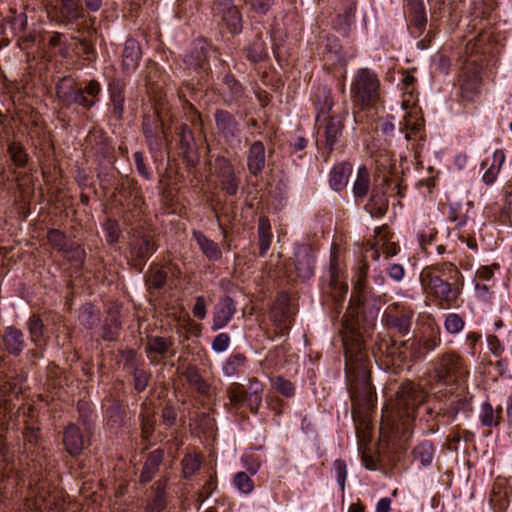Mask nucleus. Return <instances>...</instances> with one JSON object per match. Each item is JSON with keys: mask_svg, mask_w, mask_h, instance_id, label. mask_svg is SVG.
Listing matches in <instances>:
<instances>
[{"mask_svg": "<svg viewBox=\"0 0 512 512\" xmlns=\"http://www.w3.org/2000/svg\"><path fill=\"white\" fill-rule=\"evenodd\" d=\"M247 362V358L242 353H235L228 357L225 361L222 371L223 374L227 377H232L236 375L239 370L245 366Z\"/></svg>", "mask_w": 512, "mask_h": 512, "instance_id": "nucleus-48", "label": "nucleus"}, {"mask_svg": "<svg viewBox=\"0 0 512 512\" xmlns=\"http://www.w3.org/2000/svg\"><path fill=\"white\" fill-rule=\"evenodd\" d=\"M503 408H493L489 401L482 403L479 411V420L484 427H498L502 420Z\"/></svg>", "mask_w": 512, "mask_h": 512, "instance_id": "nucleus-35", "label": "nucleus"}, {"mask_svg": "<svg viewBox=\"0 0 512 512\" xmlns=\"http://www.w3.org/2000/svg\"><path fill=\"white\" fill-rule=\"evenodd\" d=\"M235 313L236 305L234 300L229 296L221 298L215 307L211 329L217 331L224 328L231 321Z\"/></svg>", "mask_w": 512, "mask_h": 512, "instance_id": "nucleus-20", "label": "nucleus"}, {"mask_svg": "<svg viewBox=\"0 0 512 512\" xmlns=\"http://www.w3.org/2000/svg\"><path fill=\"white\" fill-rule=\"evenodd\" d=\"M264 385L257 378H251L248 386L232 383L227 388L230 404L236 410L246 406L252 414H258L262 405Z\"/></svg>", "mask_w": 512, "mask_h": 512, "instance_id": "nucleus-9", "label": "nucleus"}, {"mask_svg": "<svg viewBox=\"0 0 512 512\" xmlns=\"http://www.w3.org/2000/svg\"><path fill=\"white\" fill-rule=\"evenodd\" d=\"M69 261L76 263L78 266H81L84 263L86 254L84 248L76 242L71 243V249H67V252L64 253Z\"/></svg>", "mask_w": 512, "mask_h": 512, "instance_id": "nucleus-62", "label": "nucleus"}, {"mask_svg": "<svg viewBox=\"0 0 512 512\" xmlns=\"http://www.w3.org/2000/svg\"><path fill=\"white\" fill-rule=\"evenodd\" d=\"M178 137L179 149L183 159L189 166H196L200 156L192 130L187 125H182Z\"/></svg>", "mask_w": 512, "mask_h": 512, "instance_id": "nucleus-16", "label": "nucleus"}, {"mask_svg": "<svg viewBox=\"0 0 512 512\" xmlns=\"http://www.w3.org/2000/svg\"><path fill=\"white\" fill-rule=\"evenodd\" d=\"M151 374L143 369L135 368L133 372L134 388L137 392H142L146 389L149 383Z\"/></svg>", "mask_w": 512, "mask_h": 512, "instance_id": "nucleus-64", "label": "nucleus"}, {"mask_svg": "<svg viewBox=\"0 0 512 512\" xmlns=\"http://www.w3.org/2000/svg\"><path fill=\"white\" fill-rule=\"evenodd\" d=\"M443 409V417H448L453 421L460 412L470 413L472 411L471 400L465 396H457L453 399L447 408Z\"/></svg>", "mask_w": 512, "mask_h": 512, "instance_id": "nucleus-41", "label": "nucleus"}, {"mask_svg": "<svg viewBox=\"0 0 512 512\" xmlns=\"http://www.w3.org/2000/svg\"><path fill=\"white\" fill-rule=\"evenodd\" d=\"M140 44L135 39H127L122 50V69L125 73L134 72L141 60Z\"/></svg>", "mask_w": 512, "mask_h": 512, "instance_id": "nucleus-23", "label": "nucleus"}, {"mask_svg": "<svg viewBox=\"0 0 512 512\" xmlns=\"http://www.w3.org/2000/svg\"><path fill=\"white\" fill-rule=\"evenodd\" d=\"M2 342L5 350L13 356H19L25 347L23 332L14 326H8L4 329Z\"/></svg>", "mask_w": 512, "mask_h": 512, "instance_id": "nucleus-26", "label": "nucleus"}, {"mask_svg": "<svg viewBox=\"0 0 512 512\" xmlns=\"http://www.w3.org/2000/svg\"><path fill=\"white\" fill-rule=\"evenodd\" d=\"M206 52L203 46L195 47L190 55H187L184 62L189 66L197 70L203 68L206 61Z\"/></svg>", "mask_w": 512, "mask_h": 512, "instance_id": "nucleus-54", "label": "nucleus"}, {"mask_svg": "<svg viewBox=\"0 0 512 512\" xmlns=\"http://www.w3.org/2000/svg\"><path fill=\"white\" fill-rule=\"evenodd\" d=\"M333 473L340 489L343 491L345 488V482L347 478L346 462L342 459L335 460L333 463Z\"/></svg>", "mask_w": 512, "mask_h": 512, "instance_id": "nucleus-61", "label": "nucleus"}, {"mask_svg": "<svg viewBox=\"0 0 512 512\" xmlns=\"http://www.w3.org/2000/svg\"><path fill=\"white\" fill-rule=\"evenodd\" d=\"M103 230L106 242L109 245H114L119 241L121 230L116 220L108 218L103 224Z\"/></svg>", "mask_w": 512, "mask_h": 512, "instance_id": "nucleus-53", "label": "nucleus"}, {"mask_svg": "<svg viewBox=\"0 0 512 512\" xmlns=\"http://www.w3.org/2000/svg\"><path fill=\"white\" fill-rule=\"evenodd\" d=\"M7 151L9 156L14 163L19 168L25 167L29 156L25 151V148L20 142L11 141L8 143Z\"/></svg>", "mask_w": 512, "mask_h": 512, "instance_id": "nucleus-49", "label": "nucleus"}, {"mask_svg": "<svg viewBox=\"0 0 512 512\" xmlns=\"http://www.w3.org/2000/svg\"><path fill=\"white\" fill-rule=\"evenodd\" d=\"M139 420L141 426V433L144 439H149L155 429L156 418L153 404L144 401L140 406Z\"/></svg>", "mask_w": 512, "mask_h": 512, "instance_id": "nucleus-32", "label": "nucleus"}, {"mask_svg": "<svg viewBox=\"0 0 512 512\" xmlns=\"http://www.w3.org/2000/svg\"><path fill=\"white\" fill-rule=\"evenodd\" d=\"M163 459L164 451L162 449H156L149 453L140 474V483L146 484L153 479L158 472Z\"/></svg>", "mask_w": 512, "mask_h": 512, "instance_id": "nucleus-31", "label": "nucleus"}, {"mask_svg": "<svg viewBox=\"0 0 512 512\" xmlns=\"http://www.w3.org/2000/svg\"><path fill=\"white\" fill-rule=\"evenodd\" d=\"M443 416V409L434 410L426 407L424 414L419 418L425 434H432L439 430V417Z\"/></svg>", "mask_w": 512, "mask_h": 512, "instance_id": "nucleus-43", "label": "nucleus"}, {"mask_svg": "<svg viewBox=\"0 0 512 512\" xmlns=\"http://www.w3.org/2000/svg\"><path fill=\"white\" fill-rule=\"evenodd\" d=\"M364 208L372 217H383L388 210L386 191L381 188H373Z\"/></svg>", "mask_w": 512, "mask_h": 512, "instance_id": "nucleus-29", "label": "nucleus"}, {"mask_svg": "<svg viewBox=\"0 0 512 512\" xmlns=\"http://www.w3.org/2000/svg\"><path fill=\"white\" fill-rule=\"evenodd\" d=\"M434 454L435 448L432 442L428 440L419 443L412 451L413 460L418 461L424 467L432 464Z\"/></svg>", "mask_w": 512, "mask_h": 512, "instance_id": "nucleus-42", "label": "nucleus"}, {"mask_svg": "<svg viewBox=\"0 0 512 512\" xmlns=\"http://www.w3.org/2000/svg\"><path fill=\"white\" fill-rule=\"evenodd\" d=\"M156 249V243L150 234L145 233L142 228L134 230L130 241V253L139 271L143 270L148 259L154 254Z\"/></svg>", "mask_w": 512, "mask_h": 512, "instance_id": "nucleus-12", "label": "nucleus"}, {"mask_svg": "<svg viewBox=\"0 0 512 512\" xmlns=\"http://www.w3.org/2000/svg\"><path fill=\"white\" fill-rule=\"evenodd\" d=\"M266 165V149L262 141H254L247 152V168L253 176H259Z\"/></svg>", "mask_w": 512, "mask_h": 512, "instance_id": "nucleus-21", "label": "nucleus"}, {"mask_svg": "<svg viewBox=\"0 0 512 512\" xmlns=\"http://www.w3.org/2000/svg\"><path fill=\"white\" fill-rule=\"evenodd\" d=\"M168 272L164 268L150 266L145 276L146 285L149 290L162 289L167 282Z\"/></svg>", "mask_w": 512, "mask_h": 512, "instance_id": "nucleus-45", "label": "nucleus"}, {"mask_svg": "<svg viewBox=\"0 0 512 512\" xmlns=\"http://www.w3.org/2000/svg\"><path fill=\"white\" fill-rule=\"evenodd\" d=\"M166 487L167 480L165 478L159 479L154 486V498L150 503L152 511L161 512L166 507Z\"/></svg>", "mask_w": 512, "mask_h": 512, "instance_id": "nucleus-47", "label": "nucleus"}, {"mask_svg": "<svg viewBox=\"0 0 512 512\" xmlns=\"http://www.w3.org/2000/svg\"><path fill=\"white\" fill-rule=\"evenodd\" d=\"M126 82L121 78H113L108 82L109 100L112 106V115L121 120L124 114Z\"/></svg>", "mask_w": 512, "mask_h": 512, "instance_id": "nucleus-17", "label": "nucleus"}, {"mask_svg": "<svg viewBox=\"0 0 512 512\" xmlns=\"http://www.w3.org/2000/svg\"><path fill=\"white\" fill-rule=\"evenodd\" d=\"M234 484L236 488L244 494H249L254 489V483L246 472H238L234 476Z\"/></svg>", "mask_w": 512, "mask_h": 512, "instance_id": "nucleus-59", "label": "nucleus"}, {"mask_svg": "<svg viewBox=\"0 0 512 512\" xmlns=\"http://www.w3.org/2000/svg\"><path fill=\"white\" fill-rule=\"evenodd\" d=\"M126 417L125 408L118 402H114L107 409L108 425L111 428H119L124 424Z\"/></svg>", "mask_w": 512, "mask_h": 512, "instance_id": "nucleus-50", "label": "nucleus"}, {"mask_svg": "<svg viewBox=\"0 0 512 512\" xmlns=\"http://www.w3.org/2000/svg\"><path fill=\"white\" fill-rule=\"evenodd\" d=\"M24 447L27 454L32 453L30 448L38 443L39 439V428L33 425L27 424L23 432Z\"/></svg>", "mask_w": 512, "mask_h": 512, "instance_id": "nucleus-58", "label": "nucleus"}, {"mask_svg": "<svg viewBox=\"0 0 512 512\" xmlns=\"http://www.w3.org/2000/svg\"><path fill=\"white\" fill-rule=\"evenodd\" d=\"M193 238L197 242L201 252L210 260L218 261L222 257V251L219 245L213 240L209 239L201 231H193Z\"/></svg>", "mask_w": 512, "mask_h": 512, "instance_id": "nucleus-34", "label": "nucleus"}, {"mask_svg": "<svg viewBox=\"0 0 512 512\" xmlns=\"http://www.w3.org/2000/svg\"><path fill=\"white\" fill-rule=\"evenodd\" d=\"M47 241L51 247L63 254L67 252V249H71V241L67 236L60 230L51 228L47 232Z\"/></svg>", "mask_w": 512, "mask_h": 512, "instance_id": "nucleus-46", "label": "nucleus"}, {"mask_svg": "<svg viewBox=\"0 0 512 512\" xmlns=\"http://www.w3.org/2000/svg\"><path fill=\"white\" fill-rule=\"evenodd\" d=\"M345 351V373L352 401V414H365L375 407L376 392L371 383V361L366 350V331L362 332L358 322L343 316Z\"/></svg>", "mask_w": 512, "mask_h": 512, "instance_id": "nucleus-1", "label": "nucleus"}, {"mask_svg": "<svg viewBox=\"0 0 512 512\" xmlns=\"http://www.w3.org/2000/svg\"><path fill=\"white\" fill-rule=\"evenodd\" d=\"M419 281L426 296L444 309L456 304L463 286L460 270L450 262L426 266Z\"/></svg>", "mask_w": 512, "mask_h": 512, "instance_id": "nucleus-2", "label": "nucleus"}, {"mask_svg": "<svg viewBox=\"0 0 512 512\" xmlns=\"http://www.w3.org/2000/svg\"><path fill=\"white\" fill-rule=\"evenodd\" d=\"M375 357H385L387 365L399 367L402 364L421 361L426 353L421 340L412 338L398 342L391 338H380L373 349Z\"/></svg>", "mask_w": 512, "mask_h": 512, "instance_id": "nucleus-4", "label": "nucleus"}, {"mask_svg": "<svg viewBox=\"0 0 512 512\" xmlns=\"http://www.w3.org/2000/svg\"><path fill=\"white\" fill-rule=\"evenodd\" d=\"M5 22L9 27L12 37L21 34L27 26V16L24 13L15 14L11 17L5 18Z\"/></svg>", "mask_w": 512, "mask_h": 512, "instance_id": "nucleus-51", "label": "nucleus"}, {"mask_svg": "<svg viewBox=\"0 0 512 512\" xmlns=\"http://www.w3.org/2000/svg\"><path fill=\"white\" fill-rule=\"evenodd\" d=\"M370 190V173L366 166L358 168L356 179L353 183L352 192L354 198L363 200Z\"/></svg>", "mask_w": 512, "mask_h": 512, "instance_id": "nucleus-36", "label": "nucleus"}, {"mask_svg": "<svg viewBox=\"0 0 512 512\" xmlns=\"http://www.w3.org/2000/svg\"><path fill=\"white\" fill-rule=\"evenodd\" d=\"M294 264L299 278L307 280L314 275L315 259L308 246H301L295 251Z\"/></svg>", "mask_w": 512, "mask_h": 512, "instance_id": "nucleus-19", "label": "nucleus"}, {"mask_svg": "<svg viewBox=\"0 0 512 512\" xmlns=\"http://www.w3.org/2000/svg\"><path fill=\"white\" fill-rule=\"evenodd\" d=\"M212 12L232 34L242 31V15L233 0H214Z\"/></svg>", "mask_w": 512, "mask_h": 512, "instance_id": "nucleus-14", "label": "nucleus"}, {"mask_svg": "<svg viewBox=\"0 0 512 512\" xmlns=\"http://www.w3.org/2000/svg\"><path fill=\"white\" fill-rule=\"evenodd\" d=\"M121 328L120 322L116 317L111 316L105 320L102 331V338L105 341H115L118 338Z\"/></svg>", "mask_w": 512, "mask_h": 512, "instance_id": "nucleus-52", "label": "nucleus"}, {"mask_svg": "<svg viewBox=\"0 0 512 512\" xmlns=\"http://www.w3.org/2000/svg\"><path fill=\"white\" fill-rule=\"evenodd\" d=\"M352 169V165L348 162H341L334 165L329 177L330 187L334 191H342L348 183V179L352 173Z\"/></svg>", "mask_w": 512, "mask_h": 512, "instance_id": "nucleus-30", "label": "nucleus"}, {"mask_svg": "<svg viewBox=\"0 0 512 512\" xmlns=\"http://www.w3.org/2000/svg\"><path fill=\"white\" fill-rule=\"evenodd\" d=\"M268 55L266 43L261 33H257L254 39L246 47V57L249 61L257 63Z\"/></svg>", "mask_w": 512, "mask_h": 512, "instance_id": "nucleus-38", "label": "nucleus"}, {"mask_svg": "<svg viewBox=\"0 0 512 512\" xmlns=\"http://www.w3.org/2000/svg\"><path fill=\"white\" fill-rule=\"evenodd\" d=\"M344 129L343 118L341 116H332L329 118L324 127L326 158L334 150Z\"/></svg>", "mask_w": 512, "mask_h": 512, "instance_id": "nucleus-24", "label": "nucleus"}, {"mask_svg": "<svg viewBox=\"0 0 512 512\" xmlns=\"http://www.w3.org/2000/svg\"><path fill=\"white\" fill-rule=\"evenodd\" d=\"M351 97L361 108L368 107L380 98V80L378 75L368 68L356 71L351 87Z\"/></svg>", "mask_w": 512, "mask_h": 512, "instance_id": "nucleus-8", "label": "nucleus"}, {"mask_svg": "<svg viewBox=\"0 0 512 512\" xmlns=\"http://www.w3.org/2000/svg\"><path fill=\"white\" fill-rule=\"evenodd\" d=\"M101 92L102 86L96 79H90L78 87L71 76H64L55 86L59 103L67 108L75 104L84 110H90L99 101Z\"/></svg>", "mask_w": 512, "mask_h": 512, "instance_id": "nucleus-3", "label": "nucleus"}, {"mask_svg": "<svg viewBox=\"0 0 512 512\" xmlns=\"http://www.w3.org/2000/svg\"><path fill=\"white\" fill-rule=\"evenodd\" d=\"M404 11L408 15L412 26L421 33L426 24L427 16L423 0H404Z\"/></svg>", "mask_w": 512, "mask_h": 512, "instance_id": "nucleus-25", "label": "nucleus"}, {"mask_svg": "<svg viewBox=\"0 0 512 512\" xmlns=\"http://www.w3.org/2000/svg\"><path fill=\"white\" fill-rule=\"evenodd\" d=\"M223 101L227 105L238 102L245 96L244 88L241 83L231 74H226L222 80L220 90Z\"/></svg>", "mask_w": 512, "mask_h": 512, "instance_id": "nucleus-27", "label": "nucleus"}, {"mask_svg": "<svg viewBox=\"0 0 512 512\" xmlns=\"http://www.w3.org/2000/svg\"><path fill=\"white\" fill-rule=\"evenodd\" d=\"M490 504L495 512H502L508 509L509 500L507 499L506 491L494 492L490 498Z\"/></svg>", "mask_w": 512, "mask_h": 512, "instance_id": "nucleus-63", "label": "nucleus"}, {"mask_svg": "<svg viewBox=\"0 0 512 512\" xmlns=\"http://www.w3.org/2000/svg\"><path fill=\"white\" fill-rule=\"evenodd\" d=\"M413 317V309L394 303L384 311L382 322L389 331L405 336L410 332Z\"/></svg>", "mask_w": 512, "mask_h": 512, "instance_id": "nucleus-10", "label": "nucleus"}, {"mask_svg": "<svg viewBox=\"0 0 512 512\" xmlns=\"http://www.w3.org/2000/svg\"><path fill=\"white\" fill-rule=\"evenodd\" d=\"M424 121L422 118L407 113L402 122H400V131L405 133V140L414 139L423 129Z\"/></svg>", "mask_w": 512, "mask_h": 512, "instance_id": "nucleus-40", "label": "nucleus"}, {"mask_svg": "<svg viewBox=\"0 0 512 512\" xmlns=\"http://www.w3.org/2000/svg\"><path fill=\"white\" fill-rule=\"evenodd\" d=\"M369 266L366 262H362L354 275L353 283H354V290H356L358 293L365 292L367 288V274H368Z\"/></svg>", "mask_w": 512, "mask_h": 512, "instance_id": "nucleus-56", "label": "nucleus"}, {"mask_svg": "<svg viewBox=\"0 0 512 512\" xmlns=\"http://www.w3.org/2000/svg\"><path fill=\"white\" fill-rule=\"evenodd\" d=\"M427 397L423 387L413 381H406L400 385L396 394L395 412L402 423L409 426L416 418V411Z\"/></svg>", "mask_w": 512, "mask_h": 512, "instance_id": "nucleus-7", "label": "nucleus"}, {"mask_svg": "<svg viewBox=\"0 0 512 512\" xmlns=\"http://www.w3.org/2000/svg\"><path fill=\"white\" fill-rule=\"evenodd\" d=\"M327 281L331 289L330 295L337 314L341 312L343 302L348 292V285L342 278V269L339 257L335 252L331 253L330 264L327 271Z\"/></svg>", "mask_w": 512, "mask_h": 512, "instance_id": "nucleus-11", "label": "nucleus"}, {"mask_svg": "<svg viewBox=\"0 0 512 512\" xmlns=\"http://www.w3.org/2000/svg\"><path fill=\"white\" fill-rule=\"evenodd\" d=\"M172 345L173 341L169 338L159 336H148L147 343L145 346V352L147 353V356L151 360V362L154 363V360L151 358V354L163 356L169 352Z\"/></svg>", "mask_w": 512, "mask_h": 512, "instance_id": "nucleus-37", "label": "nucleus"}, {"mask_svg": "<svg viewBox=\"0 0 512 512\" xmlns=\"http://www.w3.org/2000/svg\"><path fill=\"white\" fill-rule=\"evenodd\" d=\"M215 124L226 139L234 138L239 132V123L227 110L219 109L215 112Z\"/></svg>", "mask_w": 512, "mask_h": 512, "instance_id": "nucleus-28", "label": "nucleus"}, {"mask_svg": "<svg viewBox=\"0 0 512 512\" xmlns=\"http://www.w3.org/2000/svg\"><path fill=\"white\" fill-rule=\"evenodd\" d=\"M273 387L281 393L285 397H291L294 395L295 388L291 381L283 378L282 376H277L272 379Z\"/></svg>", "mask_w": 512, "mask_h": 512, "instance_id": "nucleus-60", "label": "nucleus"}, {"mask_svg": "<svg viewBox=\"0 0 512 512\" xmlns=\"http://www.w3.org/2000/svg\"><path fill=\"white\" fill-rule=\"evenodd\" d=\"M476 42L468 41L466 44V54L462 57L461 72L459 75L460 89L462 97L467 101H473L479 94L481 84V72L483 65L482 57L474 54Z\"/></svg>", "mask_w": 512, "mask_h": 512, "instance_id": "nucleus-6", "label": "nucleus"}, {"mask_svg": "<svg viewBox=\"0 0 512 512\" xmlns=\"http://www.w3.org/2000/svg\"><path fill=\"white\" fill-rule=\"evenodd\" d=\"M272 237L271 225L268 218L260 217L258 221V245L260 257H264L270 249Z\"/></svg>", "mask_w": 512, "mask_h": 512, "instance_id": "nucleus-39", "label": "nucleus"}, {"mask_svg": "<svg viewBox=\"0 0 512 512\" xmlns=\"http://www.w3.org/2000/svg\"><path fill=\"white\" fill-rule=\"evenodd\" d=\"M182 375L185 377L189 385L192 386L200 395H209L210 384L201 376L200 371L196 365H187Z\"/></svg>", "mask_w": 512, "mask_h": 512, "instance_id": "nucleus-33", "label": "nucleus"}, {"mask_svg": "<svg viewBox=\"0 0 512 512\" xmlns=\"http://www.w3.org/2000/svg\"><path fill=\"white\" fill-rule=\"evenodd\" d=\"M433 373L435 379L445 385L462 387L466 385L470 371L462 355L448 350L434 359Z\"/></svg>", "mask_w": 512, "mask_h": 512, "instance_id": "nucleus-5", "label": "nucleus"}, {"mask_svg": "<svg viewBox=\"0 0 512 512\" xmlns=\"http://www.w3.org/2000/svg\"><path fill=\"white\" fill-rule=\"evenodd\" d=\"M201 459L197 454H187L182 459V472L185 478H190L200 468Z\"/></svg>", "mask_w": 512, "mask_h": 512, "instance_id": "nucleus-55", "label": "nucleus"}, {"mask_svg": "<svg viewBox=\"0 0 512 512\" xmlns=\"http://www.w3.org/2000/svg\"><path fill=\"white\" fill-rule=\"evenodd\" d=\"M312 100L316 110V122L319 123L322 117L326 120L334 106L332 90L319 84L314 90Z\"/></svg>", "mask_w": 512, "mask_h": 512, "instance_id": "nucleus-18", "label": "nucleus"}, {"mask_svg": "<svg viewBox=\"0 0 512 512\" xmlns=\"http://www.w3.org/2000/svg\"><path fill=\"white\" fill-rule=\"evenodd\" d=\"M48 10L51 18L60 25L68 26L85 17V8L81 0H58Z\"/></svg>", "mask_w": 512, "mask_h": 512, "instance_id": "nucleus-13", "label": "nucleus"}, {"mask_svg": "<svg viewBox=\"0 0 512 512\" xmlns=\"http://www.w3.org/2000/svg\"><path fill=\"white\" fill-rule=\"evenodd\" d=\"M216 175L219 179L221 190L228 196H235L239 189L240 179L235 175L234 167L228 159H216Z\"/></svg>", "mask_w": 512, "mask_h": 512, "instance_id": "nucleus-15", "label": "nucleus"}, {"mask_svg": "<svg viewBox=\"0 0 512 512\" xmlns=\"http://www.w3.org/2000/svg\"><path fill=\"white\" fill-rule=\"evenodd\" d=\"M63 444L65 450L72 457L78 456L85 445V440L82 435L80 428L74 424L70 423L63 432Z\"/></svg>", "mask_w": 512, "mask_h": 512, "instance_id": "nucleus-22", "label": "nucleus"}, {"mask_svg": "<svg viewBox=\"0 0 512 512\" xmlns=\"http://www.w3.org/2000/svg\"><path fill=\"white\" fill-rule=\"evenodd\" d=\"M465 322L457 313H450L446 316L444 327L450 334H457L464 328Z\"/></svg>", "mask_w": 512, "mask_h": 512, "instance_id": "nucleus-57", "label": "nucleus"}, {"mask_svg": "<svg viewBox=\"0 0 512 512\" xmlns=\"http://www.w3.org/2000/svg\"><path fill=\"white\" fill-rule=\"evenodd\" d=\"M26 325L31 342L34 343L36 347H41L44 342V323L42 319L38 315L33 314L27 320Z\"/></svg>", "mask_w": 512, "mask_h": 512, "instance_id": "nucleus-44", "label": "nucleus"}]
</instances>
